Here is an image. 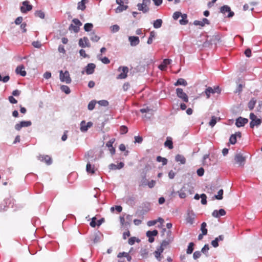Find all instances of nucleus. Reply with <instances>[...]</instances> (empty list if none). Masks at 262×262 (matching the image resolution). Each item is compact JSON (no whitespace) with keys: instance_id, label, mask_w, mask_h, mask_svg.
Here are the masks:
<instances>
[{"instance_id":"nucleus-1","label":"nucleus","mask_w":262,"mask_h":262,"mask_svg":"<svg viewBox=\"0 0 262 262\" xmlns=\"http://www.w3.org/2000/svg\"><path fill=\"white\" fill-rule=\"evenodd\" d=\"M150 0H143L142 3L137 5L138 9L143 13H147L149 11L148 6L150 4Z\"/></svg>"},{"instance_id":"nucleus-2","label":"nucleus","mask_w":262,"mask_h":262,"mask_svg":"<svg viewBox=\"0 0 262 262\" xmlns=\"http://www.w3.org/2000/svg\"><path fill=\"white\" fill-rule=\"evenodd\" d=\"M176 93L178 97H179L180 99H181L183 101L185 102H188V96L184 92L182 89L181 88H177L176 90Z\"/></svg>"},{"instance_id":"nucleus-3","label":"nucleus","mask_w":262,"mask_h":262,"mask_svg":"<svg viewBox=\"0 0 262 262\" xmlns=\"http://www.w3.org/2000/svg\"><path fill=\"white\" fill-rule=\"evenodd\" d=\"M59 73L60 80L61 81L66 82L68 84L71 82L72 80L68 71H66L64 72H63L62 71H60Z\"/></svg>"},{"instance_id":"nucleus-4","label":"nucleus","mask_w":262,"mask_h":262,"mask_svg":"<svg viewBox=\"0 0 262 262\" xmlns=\"http://www.w3.org/2000/svg\"><path fill=\"white\" fill-rule=\"evenodd\" d=\"M250 119H251V122L250 123V126L251 128H253L255 126H258L261 122V120L257 118L256 116L253 113H251L250 114Z\"/></svg>"},{"instance_id":"nucleus-5","label":"nucleus","mask_w":262,"mask_h":262,"mask_svg":"<svg viewBox=\"0 0 262 262\" xmlns=\"http://www.w3.org/2000/svg\"><path fill=\"white\" fill-rule=\"evenodd\" d=\"M206 95L207 99H209L210 97L211 94H215V93H220L221 89L219 86H217L214 87L213 89L211 87H208L204 92Z\"/></svg>"},{"instance_id":"nucleus-6","label":"nucleus","mask_w":262,"mask_h":262,"mask_svg":"<svg viewBox=\"0 0 262 262\" xmlns=\"http://www.w3.org/2000/svg\"><path fill=\"white\" fill-rule=\"evenodd\" d=\"M73 24H72L69 27L70 30H73L75 32L77 33L79 30V27L82 25L80 21L77 18H74L72 20Z\"/></svg>"},{"instance_id":"nucleus-7","label":"nucleus","mask_w":262,"mask_h":262,"mask_svg":"<svg viewBox=\"0 0 262 262\" xmlns=\"http://www.w3.org/2000/svg\"><path fill=\"white\" fill-rule=\"evenodd\" d=\"M195 214L192 210H188L187 211V216L186 217V222L187 224L192 225L193 224Z\"/></svg>"},{"instance_id":"nucleus-8","label":"nucleus","mask_w":262,"mask_h":262,"mask_svg":"<svg viewBox=\"0 0 262 262\" xmlns=\"http://www.w3.org/2000/svg\"><path fill=\"white\" fill-rule=\"evenodd\" d=\"M118 71L121 73L117 76V79H125L127 77L128 69L127 67H120Z\"/></svg>"},{"instance_id":"nucleus-9","label":"nucleus","mask_w":262,"mask_h":262,"mask_svg":"<svg viewBox=\"0 0 262 262\" xmlns=\"http://www.w3.org/2000/svg\"><path fill=\"white\" fill-rule=\"evenodd\" d=\"M116 3L119 6L116 9L115 11L116 13H120L123 11L126 10L128 6L124 5V3L122 0H116Z\"/></svg>"},{"instance_id":"nucleus-10","label":"nucleus","mask_w":262,"mask_h":262,"mask_svg":"<svg viewBox=\"0 0 262 262\" xmlns=\"http://www.w3.org/2000/svg\"><path fill=\"white\" fill-rule=\"evenodd\" d=\"M32 9V6L29 4L27 1L23 2L22 6L20 7V11L22 13H26Z\"/></svg>"},{"instance_id":"nucleus-11","label":"nucleus","mask_w":262,"mask_h":262,"mask_svg":"<svg viewBox=\"0 0 262 262\" xmlns=\"http://www.w3.org/2000/svg\"><path fill=\"white\" fill-rule=\"evenodd\" d=\"M221 12L224 15L228 13L227 16L228 17H231L234 15V12L231 11L230 8L227 5H225L221 8Z\"/></svg>"},{"instance_id":"nucleus-12","label":"nucleus","mask_w":262,"mask_h":262,"mask_svg":"<svg viewBox=\"0 0 262 262\" xmlns=\"http://www.w3.org/2000/svg\"><path fill=\"white\" fill-rule=\"evenodd\" d=\"M78 44L79 46L82 48H90L91 47L89 40L86 37H83V38L79 39Z\"/></svg>"},{"instance_id":"nucleus-13","label":"nucleus","mask_w":262,"mask_h":262,"mask_svg":"<svg viewBox=\"0 0 262 262\" xmlns=\"http://www.w3.org/2000/svg\"><path fill=\"white\" fill-rule=\"evenodd\" d=\"M31 125V121H21L19 123H17L15 125V129H16L17 130H19L22 127H28V126H30Z\"/></svg>"},{"instance_id":"nucleus-14","label":"nucleus","mask_w":262,"mask_h":262,"mask_svg":"<svg viewBox=\"0 0 262 262\" xmlns=\"http://www.w3.org/2000/svg\"><path fill=\"white\" fill-rule=\"evenodd\" d=\"M248 122V120L246 118H244L241 117H238L236 120L235 125L237 127H240L244 126Z\"/></svg>"},{"instance_id":"nucleus-15","label":"nucleus","mask_w":262,"mask_h":262,"mask_svg":"<svg viewBox=\"0 0 262 262\" xmlns=\"http://www.w3.org/2000/svg\"><path fill=\"white\" fill-rule=\"evenodd\" d=\"M164 251V248L162 246H159L157 248V250L154 252V255L157 260L160 261L162 257L161 256V254Z\"/></svg>"},{"instance_id":"nucleus-16","label":"nucleus","mask_w":262,"mask_h":262,"mask_svg":"<svg viewBox=\"0 0 262 262\" xmlns=\"http://www.w3.org/2000/svg\"><path fill=\"white\" fill-rule=\"evenodd\" d=\"M226 214V211L223 209H220L219 210H214L212 213V215L216 218H219L221 216H224Z\"/></svg>"},{"instance_id":"nucleus-17","label":"nucleus","mask_w":262,"mask_h":262,"mask_svg":"<svg viewBox=\"0 0 262 262\" xmlns=\"http://www.w3.org/2000/svg\"><path fill=\"white\" fill-rule=\"evenodd\" d=\"M38 159L41 161L45 162L48 165H50L52 163V159L51 157L48 155H40L38 157Z\"/></svg>"},{"instance_id":"nucleus-18","label":"nucleus","mask_w":262,"mask_h":262,"mask_svg":"<svg viewBox=\"0 0 262 262\" xmlns=\"http://www.w3.org/2000/svg\"><path fill=\"white\" fill-rule=\"evenodd\" d=\"M96 66L94 63H89L85 67V72L87 74L90 75L94 73Z\"/></svg>"},{"instance_id":"nucleus-19","label":"nucleus","mask_w":262,"mask_h":262,"mask_svg":"<svg viewBox=\"0 0 262 262\" xmlns=\"http://www.w3.org/2000/svg\"><path fill=\"white\" fill-rule=\"evenodd\" d=\"M171 62V59H165L163 61L162 63L159 66V68L162 71H164L166 70L167 66L170 64Z\"/></svg>"},{"instance_id":"nucleus-20","label":"nucleus","mask_w":262,"mask_h":262,"mask_svg":"<svg viewBox=\"0 0 262 262\" xmlns=\"http://www.w3.org/2000/svg\"><path fill=\"white\" fill-rule=\"evenodd\" d=\"M128 40L132 46H136L140 42L139 38L137 36H129Z\"/></svg>"},{"instance_id":"nucleus-21","label":"nucleus","mask_w":262,"mask_h":262,"mask_svg":"<svg viewBox=\"0 0 262 262\" xmlns=\"http://www.w3.org/2000/svg\"><path fill=\"white\" fill-rule=\"evenodd\" d=\"M193 24L195 26H200L201 27H203L205 26V25L209 24V21L208 19L204 18L202 20H195L193 22Z\"/></svg>"},{"instance_id":"nucleus-22","label":"nucleus","mask_w":262,"mask_h":262,"mask_svg":"<svg viewBox=\"0 0 262 262\" xmlns=\"http://www.w3.org/2000/svg\"><path fill=\"white\" fill-rule=\"evenodd\" d=\"M124 164L123 162H120L118 164L116 165L115 164H111L109 165V168L111 170H116V169H120L122 167H123Z\"/></svg>"},{"instance_id":"nucleus-23","label":"nucleus","mask_w":262,"mask_h":262,"mask_svg":"<svg viewBox=\"0 0 262 262\" xmlns=\"http://www.w3.org/2000/svg\"><path fill=\"white\" fill-rule=\"evenodd\" d=\"M235 160L241 165H243L245 161V158L241 154H237L235 156Z\"/></svg>"},{"instance_id":"nucleus-24","label":"nucleus","mask_w":262,"mask_h":262,"mask_svg":"<svg viewBox=\"0 0 262 262\" xmlns=\"http://www.w3.org/2000/svg\"><path fill=\"white\" fill-rule=\"evenodd\" d=\"M15 71L17 74H20L22 76H25L26 75V72L25 71V68L23 66H18Z\"/></svg>"},{"instance_id":"nucleus-25","label":"nucleus","mask_w":262,"mask_h":262,"mask_svg":"<svg viewBox=\"0 0 262 262\" xmlns=\"http://www.w3.org/2000/svg\"><path fill=\"white\" fill-rule=\"evenodd\" d=\"M175 160L177 162H180L181 164H184L186 163V159L184 156L177 155L176 156Z\"/></svg>"},{"instance_id":"nucleus-26","label":"nucleus","mask_w":262,"mask_h":262,"mask_svg":"<svg viewBox=\"0 0 262 262\" xmlns=\"http://www.w3.org/2000/svg\"><path fill=\"white\" fill-rule=\"evenodd\" d=\"M88 2V0H81L78 3L77 9L81 10H84L85 9V4Z\"/></svg>"},{"instance_id":"nucleus-27","label":"nucleus","mask_w":262,"mask_h":262,"mask_svg":"<svg viewBox=\"0 0 262 262\" xmlns=\"http://www.w3.org/2000/svg\"><path fill=\"white\" fill-rule=\"evenodd\" d=\"M181 17V19H180V20H179L180 24L182 25H186L188 23L187 14H182Z\"/></svg>"},{"instance_id":"nucleus-28","label":"nucleus","mask_w":262,"mask_h":262,"mask_svg":"<svg viewBox=\"0 0 262 262\" xmlns=\"http://www.w3.org/2000/svg\"><path fill=\"white\" fill-rule=\"evenodd\" d=\"M164 145L165 146L167 147L169 149L173 148V143L171 138H167V140L164 143Z\"/></svg>"},{"instance_id":"nucleus-29","label":"nucleus","mask_w":262,"mask_h":262,"mask_svg":"<svg viewBox=\"0 0 262 262\" xmlns=\"http://www.w3.org/2000/svg\"><path fill=\"white\" fill-rule=\"evenodd\" d=\"M174 85L175 86L177 85H183V86H186L187 85V81L183 78H179L178 79L177 82L174 83Z\"/></svg>"},{"instance_id":"nucleus-30","label":"nucleus","mask_w":262,"mask_h":262,"mask_svg":"<svg viewBox=\"0 0 262 262\" xmlns=\"http://www.w3.org/2000/svg\"><path fill=\"white\" fill-rule=\"evenodd\" d=\"M97 58L104 64H108L110 62V60L107 57H102L101 54H98L97 55Z\"/></svg>"},{"instance_id":"nucleus-31","label":"nucleus","mask_w":262,"mask_h":262,"mask_svg":"<svg viewBox=\"0 0 262 262\" xmlns=\"http://www.w3.org/2000/svg\"><path fill=\"white\" fill-rule=\"evenodd\" d=\"M86 170L88 173L93 174L95 172L94 166L92 165L90 162L86 164Z\"/></svg>"},{"instance_id":"nucleus-32","label":"nucleus","mask_w":262,"mask_h":262,"mask_svg":"<svg viewBox=\"0 0 262 262\" xmlns=\"http://www.w3.org/2000/svg\"><path fill=\"white\" fill-rule=\"evenodd\" d=\"M162 20L161 19H158L154 21L153 23L154 27L156 29L160 28L162 26Z\"/></svg>"},{"instance_id":"nucleus-33","label":"nucleus","mask_w":262,"mask_h":262,"mask_svg":"<svg viewBox=\"0 0 262 262\" xmlns=\"http://www.w3.org/2000/svg\"><path fill=\"white\" fill-rule=\"evenodd\" d=\"M155 36H156V33L154 31H151L150 32L149 37L147 41V43L148 45H150L152 43V41H153V38H154L155 37Z\"/></svg>"},{"instance_id":"nucleus-34","label":"nucleus","mask_w":262,"mask_h":262,"mask_svg":"<svg viewBox=\"0 0 262 262\" xmlns=\"http://www.w3.org/2000/svg\"><path fill=\"white\" fill-rule=\"evenodd\" d=\"M207 224L205 222H203L202 223L201 226V231H202V233L203 234L206 235L207 234Z\"/></svg>"},{"instance_id":"nucleus-35","label":"nucleus","mask_w":262,"mask_h":262,"mask_svg":"<svg viewBox=\"0 0 262 262\" xmlns=\"http://www.w3.org/2000/svg\"><path fill=\"white\" fill-rule=\"evenodd\" d=\"M158 233V232L157 230H154L153 231H148L146 232V236L147 237H153L156 236Z\"/></svg>"},{"instance_id":"nucleus-36","label":"nucleus","mask_w":262,"mask_h":262,"mask_svg":"<svg viewBox=\"0 0 262 262\" xmlns=\"http://www.w3.org/2000/svg\"><path fill=\"white\" fill-rule=\"evenodd\" d=\"M90 36L91 40L93 41L97 42L100 39V37L94 33H91Z\"/></svg>"},{"instance_id":"nucleus-37","label":"nucleus","mask_w":262,"mask_h":262,"mask_svg":"<svg viewBox=\"0 0 262 262\" xmlns=\"http://www.w3.org/2000/svg\"><path fill=\"white\" fill-rule=\"evenodd\" d=\"M256 100L254 99H251L248 103V107L250 110H252L253 109V108L255 106V105L256 104Z\"/></svg>"},{"instance_id":"nucleus-38","label":"nucleus","mask_w":262,"mask_h":262,"mask_svg":"<svg viewBox=\"0 0 262 262\" xmlns=\"http://www.w3.org/2000/svg\"><path fill=\"white\" fill-rule=\"evenodd\" d=\"M102 235L100 233H96L94 235V237L93 239L94 243H98L100 241Z\"/></svg>"},{"instance_id":"nucleus-39","label":"nucleus","mask_w":262,"mask_h":262,"mask_svg":"<svg viewBox=\"0 0 262 262\" xmlns=\"http://www.w3.org/2000/svg\"><path fill=\"white\" fill-rule=\"evenodd\" d=\"M60 89L62 92H64L67 94H69L71 92L69 87L67 85H63L61 86Z\"/></svg>"},{"instance_id":"nucleus-40","label":"nucleus","mask_w":262,"mask_h":262,"mask_svg":"<svg viewBox=\"0 0 262 262\" xmlns=\"http://www.w3.org/2000/svg\"><path fill=\"white\" fill-rule=\"evenodd\" d=\"M86 124L84 121H82L80 123V130L82 132H85L88 130Z\"/></svg>"},{"instance_id":"nucleus-41","label":"nucleus","mask_w":262,"mask_h":262,"mask_svg":"<svg viewBox=\"0 0 262 262\" xmlns=\"http://www.w3.org/2000/svg\"><path fill=\"white\" fill-rule=\"evenodd\" d=\"M157 161L159 162H161L163 165H166L167 163V160L165 158L161 157V156H158L157 157Z\"/></svg>"},{"instance_id":"nucleus-42","label":"nucleus","mask_w":262,"mask_h":262,"mask_svg":"<svg viewBox=\"0 0 262 262\" xmlns=\"http://www.w3.org/2000/svg\"><path fill=\"white\" fill-rule=\"evenodd\" d=\"M193 246L194 244L193 243H190L188 246L187 249V253L188 254H191L193 251Z\"/></svg>"},{"instance_id":"nucleus-43","label":"nucleus","mask_w":262,"mask_h":262,"mask_svg":"<svg viewBox=\"0 0 262 262\" xmlns=\"http://www.w3.org/2000/svg\"><path fill=\"white\" fill-rule=\"evenodd\" d=\"M93 27V25L91 23H86L84 26V29L85 31H91Z\"/></svg>"},{"instance_id":"nucleus-44","label":"nucleus","mask_w":262,"mask_h":262,"mask_svg":"<svg viewBox=\"0 0 262 262\" xmlns=\"http://www.w3.org/2000/svg\"><path fill=\"white\" fill-rule=\"evenodd\" d=\"M236 135H232L229 139V143L231 144H235L236 143Z\"/></svg>"},{"instance_id":"nucleus-45","label":"nucleus","mask_w":262,"mask_h":262,"mask_svg":"<svg viewBox=\"0 0 262 262\" xmlns=\"http://www.w3.org/2000/svg\"><path fill=\"white\" fill-rule=\"evenodd\" d=\"M135 242H139L140 240L135 237H132L128 239V244L130 245H133L135 244Z\"/></svg>"},{"instance_id":"nucleus-46","label":"nucleus","mask_w":262,"mask_h":262,"mask_svg":"<svg viewBox=\"0 0 262 262\" xmlns=\"http://www.w3.org/2000/svg\"><path fill=\"white\" fill-rule=\"evenodd\" d=\"M96 102H97L95 100L91 101L88 104V109L90 111L93 110L95 107Z\"/></svg>"},{"instance_id":"nucleus-47","label":"nucleus","mask_w":262,"mask_h":262,"mask_svg":"<svg viewBox=\"0 0 262 262\" xmlns=\"http://www.w3.org/2000/svg\"><path fill=\"white\" fill-rule=\"evenodd\" d=\"M120 221L121 224L122 226H127L129 225V222L125 221V218L124 216L120 217Z\"/></svg>"},{"instance_id":"nucleus-48","label":"nucleus","mask_w":262,"mask_h":262,"mask_svg":"<svg viewBox=\"0 0 262 262\" xmlns=\"http://www.w3.org/2000/svg\"><path fill=\"white\" fill-rule=\"evenodd\" d=\"M184 189V187H183L178 192L180 198L181 199H184L186 197V194L185 192V190H183Z\"/></svg>"},{"instance_id":"nucleus-49","label":"nucleus","mask_w":262,"mask_h":262,"mask_svg":"<svg viewBox=\"0 0 262 262\" xmlns=\"http://www.w3.org/2000/svg\"><path fill=\"white\" fill-rule=\"evenodd\" d=\"M216 121H217V117H216L215 116H212L211 120L209 122V124L211 127H213L215 125V124H216Z\"/></svg>"},{"instance_id":"nucleus-50","label":"nucleus","mask_w":262,"mask_h":262,"mask_svg":"<svg viewBox=\"0 0 262 262\" xmlns=\"http://www.w3.org/2000/svg\"><path fill=\"white\" fill-rule=\"evenodd\" d=\"M223 190L220 189L218 192L217 194L215 195V198L217 200H222L223 199Z\"/></svg>"},{"instance_id":"nucleus-51","label":"nucleus","mask_w":262,"mask_h":262,"mask_svg":"<svg viewBox=\"0 0 262 262\" xmlns=\"http://www.w3.org/2000/svg\"><path fill=\"white\" fill-rule=\"evenodd\" d=\"M120 29V27L117 25H114L111 27V30L112 32L115 33L118 32Z\"/></svg>"},{"instance_id":"nucleus-52","label":"nucleus","mask_w":262,"mask_h":262,"mask_svg":"<svg viewBox=\"0 0 262 262\" xmlns=\"http://www.w3.org/2000/svg\"><path fill=\"white\" fill-rule=\"evenodd\" d=\"M201 203L203 205H206L207 204V196L205 194H202L201 195Z\"/></svg>"},{"instance_id":"nucleus-53","label":"nucleus","mask_w":262,"mask_h":262,"mask_svg":"<svg viewBox=\"0 0 262 262\" xmlns=\"http://www.w3.org/2000/svg\"><path fill=\"white\" fill-rule=\"evenodd\" d=\"M115 138H112L111 139V140H110L106 144V146L108 147V148H110V147H113V143L115 142Z\"/></svg>"},{"instance_id":"nucleus-54","label":"nucleus","mask_w":262,"mask_h":262,"mask_svg":"<svg viewBox=\"0 0 262 262\" xmlns=\"http://www.w3.org/2000/svg\"><path fill=\"white\" fill-rule=\"evenodd\" d=\"M98 103L103 106H107L108 105V102L105 100H102L98 101Z\"/></svg>"},{"instance_id":"nucleus-55","label":"nucleus","mask_w":262,"mask_h":262,"mask_svg":"<svg viewBox=\"0 0 262 262\" xmlns=\"http://www.w3.org/2000/svg\"><path fill=\"white\" fill-rule=\"evenodd\" d=\"M116 209L118 212H120L122 211V208L121 206H115V207H112L111 208V210L113 211L114 209Z\"/></svg>"},{"instance_id":"nucleus-56","label":"nucleus","mask_w":262,"mask_h":262,"mask_svg":"<svg viewBox=\"0 0 262 262\" xmlns=\"http://www.w3.org/2000/svg\"><path fill=\"white\" fill-rule=\"evenodd\" d=\"M23 18L21 16H19L16 18L15 20V24L17 25H21L23 23Z\"/></svg>"},{"instance_id":"nucleus-57","label":"nucleus","mask_w":262,"mask_h":262,"mask_svg":"<svg viewBox=\"0 0 262 262\" xmlns=\"http://www.w3.org/2000/svg\"><path fill=\"white\" fill-rule=\"evenodd\" d=\"M201 255V253L200 251H195L193 254V257L194 259H196L199 258Z\"/></svg>"},{"instance_id":"nucleus-58","label":"nucleus","mask_w":262,"mask_h":262,"mask_svg":"<svg viewBox=\"0 0 262 262\" xmlns=\"http://www.w3.org/2000/svg\"><path fill=\"white\" fill-rule=\"evenodd\" d=\"M182 13L180 12H176L173 14V18L175 20H177L182 15Z\"/></svg>"},{"instance_id":"nucleus-59","label":"nucleus","mask_w":262,"mask_h":262,"mask_svg":"<svg viewBox=\"0 0 262 262\" xmlns=\"http://www.w3.org/2000/svg\"><path fill=\"white\" fill-rule=\"evenodd\" d=\"M197 174L200 176V177H202L204 175V169H203V168L202 167H201L199 169H198L197 170Z\"/></svg>"},{"instance_id":"nucleus-60","label":"nucleus","mask_w":262,"mask_h":262,"mask_svg":"<svg viewBox=\"0 0 262 262\" xmlns=\"http://www.w3.org/2000/svg\"><path fill=\"white\" fill-rule=\"evenodd\" d=\"M36 15L40 18H44L45 16L44 13L41 11H37L36 12Z\"/></svg>"},{"instance_id":"nucleus-61","label":"nucleus","mask_w":262,"mask_h":262,"mask_svg":"<svg viewBox=\"0 0 262 262\" xmlns=\"http://www.w3.org/2000/svg\"><path fill=\"white\" fill-rule=\"evenodd\" d=\"M128 131L127 127L125 126H121L120 127V133L122 134H126Z\"/></svg>"},{"instance_id":"nucleus-62","label":"nucleus","mask_w":262,"mask_h":262,"mask_svg":"<svg viewBox=\"0 0 262 262\" xmlns=\"http://www.w3.org/2000/svg\"><path fill=\"white\" fill-rule=\"evenodd\" d=\"M27 24L26 23H23L20 26V29L22 30L23 32H27Z\"/></svg>"},{"instance_id":"nucleus-63","label":"nucleus","mask_w":262,"mask_h":262,"mask_svg":"<svg viewBox=\"0 0 262 262\" xmlns=\"http://www.w3.org/2000/svg\"><path fill=\"white\" fill-rule=\"evenodd\" d=\"M143 139L141 137L135 136V143H141Z\"/></svg>"},{"instance_id":"nucleus-64","label":"nucleus","mask_w":262,"mask_h":262,"mask_svg":"<svg viewBox=\"0 0 262 262\" xmlns=\"http://www.w3.org/2000/svg\"><path fill=\"white\" fill-rule=\"evenodd\" d=\"M8 99L11 103L16 104L17 102V101L12 96H9Z\"/></svg>"}]
</instances>
